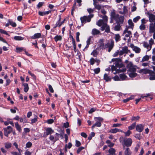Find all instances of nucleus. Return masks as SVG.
Segmentation results:
<instances>
[{"mask_svg": "<svg viewBox=\"0 0 155 155\" xmlns=\"http://www.w3.org/2000/svg\"><path fill=\"white\" fill-rule=\"evenodd\" d=\"M51 13V10H49L46 12H39L38 14L40 16H44L46 15H48Z\"/></svg>", "mask_w": 155, "mask_h": 155, "instance_id": "20", "label": "nucleus"}, {"mask_svg": "<svg viewBox=\"0 0 155 155\" xmlns=\"http://www.w3.org/2000/svg\"><path fill=\"white\" fill-rule=\"evenodd\" d=\"M81 145V142L77 140H76V143H75V146L77 147H78L80 146Z\"/></svg>", "mask_w": 155, "mask_h": 155, "instance_id": "62", "label": "nucleus"}, {"mask_svg": "<svg viewBox=\"0 0 155 155\" xmlns=\"http://www.w3.org/2000/svg\"><path fill=\"white\" fill-rule=\"evenodd\" d=\"M104 79L106 81H108L111 80V78H110L108 75L107 74H105L104 75Z\"/></svg>", "mask_w": 155, "mask_h": 155, "instance_id": "31", "label": "nucleus"}, {"mask_svg": "<svg viewBox=\"0 0 155 155\" xmlns=\"http://www.w3.org/2000/svg\"><path fill=\"white\" fill-rule=\"evenodd\" d=\"M144 125L142 124L137 125L136 127V130L139 132H141L143 130Z\"/></svg>", "mask_w": 155, "mask_h": 155, "instance_id": "13", "label": "nucleus"}, {"mask_svg": "<svg viewBox=\"0 0 155 155\" xmlns=\"http://www.w3.org/2000/svg\"><path fill=\"white\" fill-rule=\"evenodd\" d=\"M96 127H99L101 126V122L97 121L96 123L94 124Z\"/></svg>", "mask_w": 155, "mask_h": 155, "instance_id": "57", "label": "nucleus"}, {"mask_svg": "<svg viewBox=\"0 0 155 155\" xmlns=\"http://www.w3.org/2000/svg\"><path fill=\"white\" fill-rule=\"evenodd\" d=\"M114 38L115 39L116 42H117L120 40L121 37L119 34H117L114 35Z\"/></svg>", "mask_w": 155, "mask_h": 155, "instance_id": "25", "label": "nucleus"}, {"mask_svg": "<svg viewBox=\"0 0 155 155\" xmlns=\"http://www.w3.org/2000/svg\"><path fill=\"white\" fill-rule=\"evenodd\" d=\"M94 71L95 74H98L100 71V69L99 68H95L94 69Z\"/></svg>", "mask_w": 155, "mask_h": 155, "instance_id": "51", "label": "nucleus"}, {"mask_svg": "<svg viewBox=\"0 0 155 155\" xmlns=\"http://www.w3.org/2000/svg\"><path fill=\"white\" fill-rule=\"evenodd\" d=\"M48 88H49V89L50 92L51 93H53L54 91V90L53 89V88H52V86H51V85L49 84L48 85Z\"/></svg>", "mask_w": 155, "mask_h": 155, "instance_id": "63", "label": "nucleus"}, {"mask_svg": "<svg viewBox=\"0 0 155 155\" xmlns=\"http://www.w3.org/2000/svg\"><path fill=\"white\" fill-rule=\"evenodd\" d=\"M128 28H126L123 31V35L125 34V37L126 38L130 37V35H131V32L130 31L128 30Z\"/></svg>", "mask_w": 155, "mask_h": 155, "instance_id": "10", "label": "nucleus"}, {"mask_svg": "<svg viewBox=\"0 0 155 155\" xmlns=\"http://www.w3.org/2000/svg\"><path fill=\"white\" fill-rule=\"evenodd\" d=\"M54 132V131L51 128L48 127L46 130V132L45 133L44 135H45V136L46 137L49 135H51Z\"/></svg>", "mask_w": 155, "mask_h": 155, "instance_id": "12", "label": "nucleus"}, {"mask_svg": "<svg viewBox=\"0 0 155 155\" xmlns=\"http://www.w3.org/2000/svg\"><path fill=\"white\" fill-rule=\"evenodd\" d=\"M22 85L24 87V91L25 92H27L29 89L28 84L26 83H23Z\"/></svg>", "mask_w": 155, "mask_h": 155, "instance_id": "26", "label": "nucleus"}, {"mask_svg": "<svg viewBox=\"0 0 155 155\" xmlns=\"http://www.w3.org/2000/svg\"><path fill=\"white\" fill-rule=\"evenodd\" d=\"M3 129L4 134L7 137H8V134L11 133L12 131V128L10 126H8L6 128H4Z\"/></svg>", "mask_w": 155, "mask_h": 155, "instance_id": "7", "label": "nucleus"}, {"mask_svg": "<svg viewBox=\"0 0 155 155\" xmlns=\"http://www.w3.org/2000/svg\"><path fill=\"white\" fill-rule=\"evenodd\" d=\"M0 32L2 34H4L8 35H9L6 31L1 29H0Z\"/></svg>", "mask_w": 155, "mask_h": 155, "instance_id": "55", "label": "nucleus"}, {"mask_svg": "<svg viewBox=\"0 0 155 155\" xmlns=\"http://www.w3.org/2000/svg\"><path fill=\"white\" fill-rule=\"evenodd\" d=\"M97 3H95V4L93 5L94 6L96 9L99 10L101 8V6L99 4H97Z\"/></svg>", "mask_w": 155, "mask_h": 155, "instance_id": "50", "label": "nucleus"}, {"mask_svg": "<svg viewBox=\"0 0 155 155\" xmlns=\"http://www.w3.org/2000/svg\"><path fill=\"white\" fill-rule=\"evenodd\" d=\"M95 60L93 58H91L90 60V64L92 65H93L95 63Z\"/></svg>", "mask_w": 155, "mask_h": 155, "instance_id": "54", "label": "nucleus"}, {"mask_svg": "<svg viewBox=\"0 0 155 155\" xmlns=\"http://www.w3.org/2000/svg\"><path fill=\"white\" fill-rule=\"evenodd\" d=\"M118 9L120 10L118 11V12L120 14H125L127 13L128 12L127 7L125 6H123V11H121V8H119Z\"/></svg>", "mask_w": 155, "mask_h": 155, "instance_id": "14", "label": "nucleus"}, {"mask_svg": "<svg viewBox=\"0 0 155 155\" xmlns=\"http://www.w3.org/2000/svg\"><path fill=\"white\" fill-rule=\"evenodd\" d=\"M128 23L129 25L128 28H133L134 27V24L131 19H129L128 21Z\"/></svg>", "mask_w": 155, "mask_h": 155, "instance_id": "30", "label": "nucleus"}, {"mask_svg": "<svg viewBox=\"0 0 155 155\" xmlns=\"http://www.w3.org/2000/svg\"><path fill=\"white\" fill-rule=\"evenodd\" d=\"M140 16H138L134 18L133 19V21L134 22H137L140 19Z\"/></svg>", "mask_w": 155, "mask_h": 155, "instance_id": "52", "label": "nucleus"}, {"mask_svg": "<svg viewBox=\"0 0 155 155\" xmlns=\"http://www.w3.org/2000/svg\"><path fill=\"white\" fill-rule=\"evenodd\" d=\"M94 119L95 121H98L101 122H102L103 120V118L101 117H95Z\"/></svg>", "mask_w": 155, "mask_h": 155, "instance_id": "48", "label": "nucleus"}, {"mask_svg": "<svg viewBox=\"0 0 155 155\" xmlns=\"http://www.w3.org/2000/svg\"><path fill=\"white\" fill-rule=\"evenodd\" d=\"M151 71H152L150 70H149L147 69L146 68H144L140 69L139 71V73H143L144 74H150Z\"/></svg>", "mask_w": 155, "mask_h": 155, "instance_id": "17", "label": "nucleus"}, {"mask_svg": "<svg viewBox=\"0 0 155 155\" xmlns=\"http://www.w3.org/2000/svg\"><path fill=\"white\" fill-rule=\"evenodd\" d=\"M105 30V32L108 33L110 31V29L109 26L106 24L103 25L101 28V30L103 31Z\"/></svg>", "mask_w": 155, "mask_h": 155, "instance_id": "9", "label": "nucleus"}, {"mask_svg": "<svg viewBox=\"0 0 155 155\" xmlns=\"http://www.w3.org/2000/svg\"><path fill=\"white\" fill-rule=\"evenodd\" d=\"M120 141L121 143H123V148H125L124 145L126 147H130L132 144V140L131 138H125L123 137H121L119 138Z\"/></svg>", "mask_w": 155, "mask_h": 155, "instance_id": "2", "label": "nucleus"}, {"mask_svg": "<svg viewBox=\"0 0 155 155\" xmlns=\"http://www.w3.org/2000/svg\"><path fill=\"white\" fill-rule=\"evenodd\" d=\"M92 34L94 35H97L100 33V31L96 28L93 29L91 31Z\"/></svg>", "mask_w": 155, "mask_h": 155, "instance_id": "21", "label": "nucleus"}, {"mask_svg": "<svg viewBox=\"0 0 155 155\" xmlns=\"http://www.w3.org/2000/svg\"><path fill=\"white\" fill-rule=\"evenodd\" d=\"M103 39H101L100 40V47L103 49H105V45Z\"/></svg>", "mask_w": 155, "mask_h": 155, "instance_id": "28", "label": "nucleus"}, {"mask_svg": "<svg viewBox=\"0 0 155 155\" xmlns=\"http://www.w3.org/2000/svg\"><path fill=\"white\" fill-rule=\"evenodd\" d=\"M11 153L12 155H21V153H18L15 151H12L11 152Z\"/></svg>", "mask_w": 155, "mask_h": 155, "instance_id": "60", "label": "nucleus"}, {"mask_svg": "<svg viewBox=\"0 0 155 155\" xmlns=\"http://www.w3.org/2000/svg\"><path fill=\"white\" fill-rule=\"evenodd\" d=\"M118 132H123V131L122 130L116 128L112 129L110 131V132L113 134L116 133Z\"/></svg>", "mask_w": 155, "mask_h": 155, "instance_id": "24", "label": "nucleus"}, {"mask_svg": "<svg viewBox=\"0 0 155 155\" xmlns=\"http://www.w3.org/2000/svg\"><path fill=\"white\" fill-rule=\"evenodd\" d=\"M131 151L130 150V149L128 147H127L126 149L124 151L125 155H129L131 154Z\"/></svg>", "mask_w": 155, "mask_h": 155, "instance_id": "35", "label": "nucleus"}, {"mask_svg": "<svg viewBox=\"0 0 155 155\" xmlns=\"http://www.w3.org/2000/svg\"><path fill=\"white\" fill-rule=\"evenodd\" d=\"M32 145L31 143L30 142H27L26 144V146L27 148L30 147Z\"/></svg>", "mask_w": 155, "mask_h": 155, "instance_id": "59", "label": "nucleus"}, {"mask_svg": "<svg viewBox=\"0 0 155 155\" xmlns=\"http://www.w3.org/2000/svg\"><path fill=\"white\" fill-rule=\"evenodd\" d=\"M138 140H140L141 138V136L140 134H136L134 136Z\"/></svg>", "mask_w": 155, "mask_h": 155, "instance_id": "61", "label": "nucleus"}, {"mask_svg": "<svg viewBox=\"0 0 155 155\" xmlns=\"http://www.w3.org/2000/svg\"><path fill=\"white\" fill-rule=\"evenodd\" d=\"M136 125V123H133L131 125L129 126L128 127V129L129 130H132L134 129L135 128V126Z\"/></svg>", "mask_w": 155, "mask_h": 155, "instance_id": "41", "label": "nucleus"}, {"mask_svg": "<svg viewBox=\"0 0 155 155\" xmlns=\"http://www.w3.org/2000/svg\"><path fill=\"white\" fill-rule=\"evenodd\" d=\"M140 118V117L137 116L136 117H132L131 120L132 121H136L138 120Z\"/></svg>", "mask_w": 155, "mask_h": 155, "instance_id": "45", "label": "nucleus"}, {"mask_svg": "<svg viewBox=\"0 0 155 155\" xmlns=\"http://www.w3.org/2000/svg\"><path fill=\"white\" fill-rule=\"evenodd\" d=\"M149 44L150 46H151L152 47V45L154 43V40H153V39L152 38H150V39L149 40Z\"/></svg>", "mask_w": 155, "mask_h": 155, "instance_id": "64", "label": "nucleus"}, {"mask_svg": "<svg viewBox=\"0 0 155 155\" xmlns=\"http://www.w3.org/2000/svg\"><path fill=\"white\" fill-rule=\"evenodd\" d=\"M149 20L150 22H155V15L153 14L149 15Z\"/></svg>", "mask_w": 155, "mask_h": 155, "instance_id": "22", "label": "nucleus"}, {"mask_svg": "<svg viewBox=\"0 0 155 155\" xmlns=\"http://www.w3.org/2000/svg\"><path fill=\"white\" fill-rule=\"evenodd\" d=\"M91 55H93L94 57H97V53L96 50H94L91 53Z\"/></svg>", "mask_w": 155, "mask_h": 155, "instance_id": "43", "label": "nucleus"}, {"mask_svg": "<svg viewBox=\"0 0 155 155\" xmlns=\"http://www.w3.org/2000/svg\"><path fill=\"white\" fill-rule=\"evenodd\" d=\"M91 37H89L88 38V39L87 41H86L87 45H86V46L85 48H87L88 47L89 45L90 44V41H91Z\"/></svg>", "mask_w": 155, "mask_h": 155, "instance_id": "49", "label": "nucleus"}, {"mask_svg": "<svg viewBox=\"0 0 155 155\" xmlns=\"http://www.w3.org/2000/svg\"><path fill=\"white\" fill-rule=\"evenodd\" d=\"M103 22L104 23V24H106L107 22V21L108 19V17L106 15H104L102 17Z\"/></svg>", "mask_w": 155, "mask_h": 155, "instance_id": "32", "label": "nucleus"}, {"mask_svg": "<svg viewBox=\"0 0 155 155\" xmlns=\"http://www.w3.org/2000/svg\"><path fill=\"white\" fill-rule=\"evenodd\" d=\"M31 124H33V123H35L38 121V117L36 115H35L34 118L31 120Z\"/></svg>", "mask_w": 155, "mask_h": 155, "instance_id": "39", "label": "nucleus"}, {"mask_svg": "<svg viewBox=\"0 0 155 155\" xmlns=\"http://www.w3.org/2000/svg\"><path fill=\"white\" fill-rule=\"evenodd\" d=\"M155 31V26L153 23H150V24L149 26V32L151 33H153Z\"/></svg>", "mask_w": 155, "mask_h": 155, "instance_id": "18", "label": "nucleus"}, {"mask_svg": "<svg viewBox=\"0 0 155 155\" xmlns=\"http://www.w3.org/2000/svg\"><path fill=\"white\" fill-rule=\"evenodd\" d=\"M115 150L114 149L110 148L108 150L109 154L107 155H115Z\"/></svg>", "mask_w": 155, "mask_h": 155, "instance_id": "23", "label": "nucleus"}, {"mask_svg": "<svg viewBox=\"0 0 155 155\" xmlns=\"http://www.w3.org/2000/svg\"><path fill=\"white\" fill-rule=\"evenodd\" d=\"M120 23H117L114 27V29L115 31H119L121 28V26L120 25Z\"/></svg>", "mask_w": 155, "mask_h": 155, "instance_id": "29", "label": "nucleus"}, {"mask_svg": "<svg viewBox=\"0 0 155 155\" xmlns=\"http://www.w3.org/2000/svg\"><path fill=\"white\" fill-rule=\"evenodd\" d=\"M9 21L10 22V24L12 25L13 27H15L16 26V23L12 21V20L9 19Z\"/></svg>", "mask_w": 155, "mask_h": 155, "instance_id": "47", "label": "nucleus"}, {"mask_svg": "<svg viewBox=\"0 0 155 155\" xmlns=\"http://www.w3.org/2000/svg\"><path fill=\"white\" fill-rule=\"evenodd\" d=\"M97 25L99 26H101L102 25V26L104 25V23L103 22V20L102 19L99 20L97 23Z\"/></svg>", "mask_w": 155, "mask_h": 155, "instance_id": "42", "label": "nucleus"}, {"mask_svg": "<svg viewBox=\"0 0 155 155\" xmlns=\"http://www.w3.org/2000/svg\"><path fill=\"white\" fill-rule=\"evenodd\" d=\"M14 39L16 41H21L24 39V38L20 36H15L14 38Z\"/></svg>", "mask_w": 155, "mask_h": 155, "instance_id": "37", "label": "nucleus"}, {"mask_svg": "<svg viewBox=\"0 0 155 155\" xmlns=\"http://www.w3.org/2000/svg\"><path fill=\"white\" fill-rule=\"evenodd\" d=\"M123 132L124 133L126 137L129 136L131 133V132L130 130H128L127 132H124L123 131Z\"/></svg>", "mask_w": 155, "mask_h": 155, "instance_id": "53", "label": "nucleus"}, {"mask_svg": "<svg viewBox=\"0 0 155 155\" xmlns=\"http://www.w3.org/2000/svg\"><path fill=\"white\" fill-rule=\"evenodd\" d=\"M133 50L136 53H139L141 51V49L137 46L135 47Z\"/></svg>", "mask_w": 155, "mask_h": 155, "instance_id": "33", "label": "nucleus"}, {"mask_svg": "<svg viewBox=\"0 0 155 155\" xmlns=\"http://www.w3.org/2000/svg\"><path fill=\"white\" fill-rule=\"evenodd\" d=\"M110 18L115 20L117 23H123L124 17L123 16H120L118 14L115 13L114 11L110 13Z\"/></svg>", "mask_w": 155, "mask_h": 155, "instance_id": "1", "label": "nucleus"}, {"mask_svg": "<svg viewBox=\"0 0 155 155\" xmlns=\"http://www.w3.org/2000/svg\"><path fill=\"white\" fill-rule=\"evenodd\" d=\"M149 79L150 80H155V73L153 71H151L149 74Z\"/></svg>", "mask_w": 155, "mask_h": 155, "instance_id": "19", "label": "nucleus"}, {"mask_svg": "<svg viewBox=\"0 0 155 155\" xmlns=\"http://www.w3.org/2000/svg\"><path fill=\"white\" fill-rule=\"evenodd\" d=\"M145 26L143 24H141L139 27L140 29L141 30H143L145 29Z\"/></svg>", "mask_w": 155, "mask_h": 155, "instance_id": "58", "label": "nucleus"}, {"mask_svg": "<svg viewBox=\"0 0 155 155\" xmlns=\"http://www.w3.org/2000/svg\"><path fill=\"white\" fill-rule=\"evenodd\" d=\"M56 135H58V136H57V137H55V138H54V136H53V135H50V137H49V139L50 140H51V141H54V142H55L57 140H58V139H59L58 137H59V134L57 133H56Z\"/></svg>", "mask_w": 155, "mask_h": 155, "instance_id": "15", "label": "nucleus"}, {"mask_svg": "<svg viewBox=\"0 0 155 155\" xmlns=\"http://www.w3.org/2000/svg\"><path fill=\"white\" fill-rule=\"evenodd\" d=\"M114 45V41L113 40H111L110 42H109L105 45V49L108 48V51L109 52H110L113 49Z\"/></svg>", "mask_w": 155, "mask_h": 155, "instance_id": "6", "label": "nucleus"}, {"mask_svg": "<svg viewBox=\"0 0 155 155\" xmlns=\"http://www.w3.org/2000/svg\"><path fill=\"white\" fill-rule=\"evenodd\" d=\"M130 52V50L128 49L127 47L125 46L122 47V50L120 51L119 55H122L124 54H127Z\"/></svg>", "mask_w": 155, "mask_h": 155, "instance_id": "8", "label": "nucleus"}, {"mask_svg": "<svg viewBox=\"0 0 155 155\" xmlns=\"http://www.w3.org/2000/svg\"><path fill=\"white\" fill-rule=\"evenodd\" d=\"M127 67L128 68L129 71L130 72H135L138 68L137 66L134 65L131 62L127 64Z\"/></svg>", "mask_w": 155, "mask_h": 155, "instance_id": "5", "label": "nucleus"}, {"mask_svg": "<svg viewBox=\"0 0 155 155\" xmlns=\"http://www.w3.org/2000/svg\"><path fill=\"white\" fill-rule=\"evenodd\" d=\"M137 75V74L134 72H131L129 74V76L130 78H134L136 77Z\"/></svg>", "mask_w": 155, "mask_h": 155, "instance_id": "40", "label": "nucleus"}, {"mask_svg": "<svg viewBox=\"0 0 155 155\" xmlns=\"http://www.w3.org/2000/svg\"><path fill=\"white\" fill-rule=\"evenodd\" d=\"M5 147L6 149H8L12 146V144L10 142H7L5 143Z\"/></svg>", "mask_w": 155, "mask_h": 155, "instance_id": "27", "label": "nucleus"}, {"mask_svg": "<svg viewBox=\"0 0 155 155\" xmlns=\"http://www.w3.org/2000/svg\"><path fill=\"white\" fill-rule=\"evenodd\" d=\"M143 47L146 48L147 51H149L152 48L151 46H150L147 42L143 41Z\"/></svg>", "mask_w": 155, "mask_h": 155, "instance_id": "11", "label": "nucleus"}, {"mask_svg": "<svg viewBox=\"0 0 155 155\" xmlns=\"http://www.w3.org/2000/svg\"><path fill=\"white\" fill-rule=\"evenodd\" d=\"M149 58L150 56L148 55H146L143 58L142 61L143 62L146 61H148Z\"/></svg>", "mask_w": 155, "mask_h": 155, "instance_id": "38", "label": "nucleus"}, {"mask_svg": "<svg viewBox=\"0 0 155 155\" xmlns=\"http://www.w3.org/2000/svg\"><path fill=\"white\" fill-rule=\"evenodd\" d=\"M15 126L17 130L19 132H20L21 130V127L19 125L18 122H16L15 123Z\"/></svg>", "mask_w": 155, "mask_h": 155, "instance_id": "36", "label": "nucleus"}, {"mask_svg": "<svg viewBox=\"0 0 155 155\" xmlns=\"http://www.w3.org/2000/svg\"><path fill=\"white\" fill-rule=\"evenodd\" d=\"M119 58H113L112 59V62H115L114 64L112 66L111 68L112 71L116 70L117 68H120L122 67V65L119 63Z\"/></svg>", "mask_w": 155, "mask_h": 155, "instance_id": "4", "label": "nucleus"}, {"mask_svg": "<svg viewBox=\"0 0 155 155\" xmlns=\"http://www.w3.org/2000/svg\"><path fill=\"white\" fill-rule=\"evenodd\" d=\"M24 48H16V52L17 53H19L21 52L22 51L24 50Z\"/></svg>", "mask_w": 155, "mask_h": 155, "instance_id": "44", "label": "nucleus"}, {"mask_svg": "<svg viewBox=\"0 0 155 155\" xmlns=\"http://www.w3.org/2000/svg\"><path fill=\"white\" fill-rule=\"evenodd\" d=\"M84 149V147H79L77 150V152L78 154L80 152L83 150Z\"/></svg>", "mask_w": 155, "mask_h": 155, "instance_id": "56", "label": "nucleus"}, {"mask_svg": "<svg viewBox=\"0 0 155 155\" xmlns=\"http://www.w3.org/2000/svg\"><path fill=\"white\" fill-rule=\"evenodd\" d=\"M41 37V34L39 33H38L35 34L33 36H31L30 38L32 39H35L37 38H38Z\"/></svg>", "mask_w": 155, "mask_h": 155, "instance_id": "16", "label": "nucleus"}, {"mask_svg": "<svg viewBox=\"0 0 155 155\" xmlns=\"http://www.w3.org/2000/svg\"><path fill=\"white\" fill-rule=\"evenodd\" d=\"M94 16L93 14H91L87 16H84L81 17L80 18V20L81 21V25L83 26L84 24L86 22H89L91 21V19Z\"/></svg>", "mask_w": 155, "mask_h": 155, "instance_id": "3", "label": "nucleus"}, {"mask_svg": "<svg viewBox=\"0 0 155 155\" xmlns=\"http://www.w3.org/2000/svg\"><path fill=\"white\" fill-rule=\"evenodd\" d=\"M62 37L61 35H57L54 38V41L56 42L58 41H61L62 39Z\"/></svg>", "mask_w": 155, "mask_h": 155, "instance_id": "34", "label": "nucleus"}, {"mask_svg": "<svg viewBox=\"0 0 155 155\" xmlns=\"http://www.w3.org/2000/svg\"><path fill=\"white\" fill-rule=\"evenodd\" d=\"M120 77L122 80H125L127 77L124 74H120Z\"/></svg>", "mask_w": 155, "mask_h": 155, "instance_id": "46", "label": "nucleus"}]
</instances>
